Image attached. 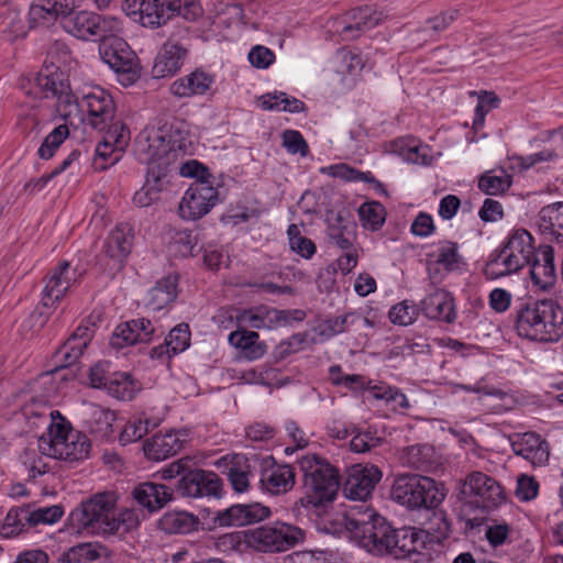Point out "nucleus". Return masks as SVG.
Listing matches in <instances>:
<instances>
[{
    "label": "nucleus",
    "instance_id": "obj_53",
    "mask_svg": "<svg viewBox=\"0 0 563 563\" xmlns=\"http://www.w3.org/2000/svg\"><path fill=\"white\" fill-rule=\"evenodd\" d=\"M29 505L11 508L7 514L0 533L7 538L18 536L29 527Z\"/></svg>",
    "mask_w": 563,
    "mask_h": 563
},
{
    "label": "nucleus",
    "instance_id": "obj_28",
    "mask_svg": "<svg viewBox=\"0 0 563 563\" xmlns=\"http://www.w3.org/2000/svg\"><path fill=\"white\" fill-rule=\"evenodd\" d=\"M501 249L510 257L509 263H517L521 269L531 263L538 252L530 232L521 228L510 231Z\"/></svg>",
    "mask_w": 563,
    "mask_h": 563
},
{
    "label": "nucleus",
    "instance_id": "obj_63",
    "mask_svg": "<svg viewBox=\"0 0 563 563\" xmlns=\"http://www.w3.org/2000/svg\"><path fill=\"white\" fill-rule=\"evenodd\" d=\"M106 132V140L112 142L117 150L124 151L130 141V131L122 122H110Z\"/></svg>",
    "mask_w": 563,
    "mask_h": 563
},
{
    "label": "nucleus",
    "instance_id": "obj_40",
    "mask_svg": "<svg viewBox=\"0 0 563 563\" xmlns=\"http://www.w3.org/2000/svg\"><path fill=\"white\" fill-rule=\"evenodd\" d=\"M197 516L183 510L165 512L158 520V528L167 534H186L198 530Z\"/></svg>",
    "mask_w": 563,
    "mask_h": 563
},
{
    "label": "nucleus",
    "instance_id": "obj_9",
    "mask_svg": "<svg viewBox=\"0 0 563 563\" xmlns=\"http://www.w3.org/2000/svg\"><path fill=\"white\" fill-rule=\"evenodd\" d=\"M185 151L186 139L179 124L175 123L145 130L135 140V153L142 163H163L170 153Z\"/></svg>",
    "mask_w": 563,
    "mask_h": 563
},
{
    "label": "nucleus",
    "instance_id": "obj_16",
    "mask_svg": "<svg viewBox=\"0 0 563 563\" xmlns=\"http://www.w3.org/2000/svg\"><path fill=\"white\" fill-rule=\"evenodd\" d=\"M301 309L279 310L269 306L260 305L244 309L238 319L244 325L258 330H273L279 327L291 325L292 322H301L306 318Z\"/></svg>",
    "mask_w": 563,
    "mask_h": 563
},
{
    "label": "nucleus",
    "instance_id": "obj_2",
    "mask_svg": "<svg viewBox=\"0 0 563 563\" xmlns=\"http://www.w3.org/2000/svg\"><path fill=\"white\" fill-rule=\"evenodd\" d=\"M515 329L530 341L558 342L563 338V306L555 299L522 302L515 308Z\"/></svg>",
    "mask_w": 563,
    "mask_h": 563
},
{
    "label": "nucleus",
    "instance_id": "obj_23",
    "mask_svg": "<svg viewBox=\"0 0 563 563\" xmlns=\"http://www.w3.org/2000/svg\"><path fill=\"white\" fill-rule=\"evenodd\" d=\"M158 329L150 319L137 318L120 323L111 339L110 344L114 349H123L125 346L137 343H148L157 334Z\"/></svg>",
    "mask_w": 563,
    "mask_h": 563
},
{
    "label": "nucleus",
    "instance_id": "obj_42",
    "mask_svg": "<svg viewBox=\"0 0 563 563\" xmlns=\"http://www.w3.org/2000/svg\"><path fill=\"white\" fill-rule=\"evenodd\" d=\"M396 541L393 558L404 559L420 553L426 548L427 534L416 528H401L397 531Z\"/></svg>",
    "mask_w": 563,
    "mask_h": 563
},
{
    "label": "nucleus",
    "instance_id": "obj_4",
    "mask_svg": "<svg viewBox=\"0 0 563 563\" xmlns=\"http://www.w3.org/2000/svg\"><path fill=\"white\" fill-rule=\"evenodd\" d=\"M96 324L90 319L84 320L70 336L55 351L53 355L54 368L37 375L29 382L27 388L31 399L48 400L57 393V385L53 374L58 369L75 365L85 349L92 340Z\"/></svg>",
    "mask_w": 563,
    "mask_h": 563
},
{
    "label": "nucleus",
    "instance_id": "obj_52",
    "mask_svg": "<svg viewBox=\"0 0 563 563\" xmlns=\"http://www.w3.org/2000/svg\"><path fill=\"white\" fill-rule=\"evenodd\" d=\"M408 466L424 470L433 463V448L429 444H416L408 446L401 456Z\"/></svg>",
    "mask_w": 563,
    "mask_h": 563
},
{
    "label": "nucleus",
    "instance_id": "obj_13",
    "mask_svg": "<svg viewBox=\"0 0 563 563\" xmlns=\"http://www.w3.org/2000/svg\"><path fill=\"white\" fill-rule=\"evenodd\" d=\"M34 85L43 98L57 99V110L65 120L82 110L81 101L79 102L75 95L69 91L64 71H57L48 66V68L46 67L43 71L36 74Z\"/></svg>",
    "mask_w": 563,
    "mask_h": 563
},
{
    "label": "nucleus",
    "instance_id": "obj_8",
    "mask_svg": "<svg viewBox=\"0 0 563 563\" xmlns=\"http://www.w3.org/2000/svg\"><path fill=\"white\" fill-rule=\"evenodd\" d=\"M90 441L86 434L74 430L65 422L54 423L48 427V438L38 439V450L47 456L69 463L88 457Z\"/></svg>",
    "mask_w": 563,
    "mask_h": 563
},
{
    "label": "nucleus",
    "instance_id": "obj_35",
    "mask_svg": "<svg viewBox=\"0 0 563 563\" xmlns=\"http://www.w3.org/2000/svg\"><path fill=\"white\" fill-rule=\"evenodd\" d=\"M184 445V440L175 431L165 434H155L146 440L143 445L144 455L152 461H163L178 453Z\"/></svg>",
    "mask_w": 563,
    "mask_h": 563
},
{
    "label": "nucleus",
    "instance_id": "obj_31",
    "mask_svg": "<svg viewBox=\"0 0 563 563\" xmlns=\"http://www.w3.org/2000/svg\"><path fill=\"white\" fill-rule=\"evenodd\" d=\"M214 77L197 68L190 74L176 79L169 87V91L177 98H192L206 95L212 87Z\"/></svg>",
    "mask_w": 563,
    "mask_h": 563
},
{
    "label": "nucleus",
    "instance_id": "obj_36",
    "mask_svg": "<svg viewBox=\"0 0 563 563\" xmlns=\"http://www.w3.org/2000/svg\"><path fill=\"white\" fill-rule=\"evenodd\" d=\"M76 0H37L31 7L30 21L33 24L51 22L59 16L70 18Z\"/></svg>",
    "mask_w": 563,
    "mask_h": 563
},
{
    "label": "nucleus",
    "instance_id": "obj_37",
    "mask_svg": "<svg viewBox=\"0 0 563 563\" xmlns=\"http://www.w3.org/2000/svg\"><path fill=\"white\" fill-rule=\"evenodd\" d=\"M179 0H144L140 22L143 26L158 27L175 16Z\"/></svg>",
    "mask_w": 563,
    "mask_h": 563
},
{
    "label": "nucleus",
    "instance_id": "obj_46",
    "mask_svg": "<svg viewBox=\"0 0 563 563\" xmlns=\"http://www.w3.org/2000/svg\"><path fill=\"white\" fill-rule=\"evenodd\" d=\"M108 555V549L98 542L79 543L65 553L67 563H92Z\"/></svg>",
    "mask_w": 563,
    "mask_h": 563
},
{
    "label": "nucleus",
    "instance_id": "obj_18",
    "mask_svg": "<svg viewBox=\"0 0 563 563\" xmlns=\"http://www.w3.org/2000/svg\"><path fill=\"white\" fill-rule=\"evenodd\" d=\"M99 53L102 60L115 73L126 75L130 81L137 78V57L128 43L118 35H112L103 41L99 46Z\"/></svg>",
    "mask_w": 563,
    "mask_h": 563
},
{
    "label": "nucleus",
    "instance_id": "obj_38",
    "mask_svg": "<svg viewBox=\"0 0 563 563\" xmlns=\"http://www.w3.org/2000/svg\"><path fill=\"white\" fill-rule=\"evenodd\" d=\"M132 495L139 505L155 511L164 507L172 499V490L163 484L145 482L137 485Z\"/></svg>",
    "mask_w": 563,
    "mask_h": 563
},
{
    "label": "nucleus",
    "instance_id": "obj_55",
    "mask_svg": "<svg viewBox=\"0 0 563 563\" xmlns=\"http://www.w3.org/2000/svg\"><path fill=\"white\" fill-rule=\"evenodd\" d=\"M122 152L121 150H117L114 144L106 140L104 136L103 141L99 142L96 147V156L93 159L95 168L99 170L108 169L120 161Z\"/></svg>",
    "mask_w": 563,
    "mask_h": 563
},
{
    "label": "nucleus",
    "instance_id": "obj_7",
    "mask_svg": "<svg viewBox=\"0 0 563 563\" xmlns=\"http://www.w3.org/2000/svg\"><path fill=\"white\" fill-rule=\"evenodd\" d=\"M446 494L443 483L419 474L398 475L391 486L393 500L410 510L440 507Z\"/></svg>",
    "mask_w": 563,
    "mask_h": 563
},
{
    "label": "nucleus",
    "instance_id": "obj_61",
    "mask_svg": "<svg viewBox=\"0 0 563 563\" xmlns=\"http://www.w3.org/2000/svg\"><path fill=\"white\" fill-rule=\"evenodd\" d=\"M388 317L394 324L408 325L416 320L417 309L405 300L393 306L389 310Z\"/></svg>",
    "mask_w": 563,
    "mask_h": 563
},
{
    "label": "nucleus",
    "instance_id": "obj_21",
    "mask_svg": "<svg viewBox=\"0 0 563 563\" xmlns=\"http://www.w3.org/2000/svg\"><path fill=\"white\" fill-rule=\"evenodd\" d=\"M81 109L88 112V124L103 132L115 114V106L111 95L100 87H93L81 99Z\"/></svg>",
    "mask_w": 563,
    "mask_h": 563
},
{
    "label": "nucleus",
    "instance_id": "obj_62",
    "mask_svg": "<svg viewBox=\"0 0 563 563\" xmlns=\"http://www.w3.org/2000/svg\"><path fill=\"white\" fill-rule=\"evenodd\" d=\"M283 146L290 154H300L305 157L309 153V146L299 131L286 130L283 135Z\"/></svg>",
    "mask_w": 563,
    "mask_h": 563
},
{
    "label": "nucleus",
    "instance_id": "obj_22",
    "mask_svg": "<svg viewBox=\"0 0 563 563\" xmlns=\"http://www.w3.org/2000/svg\"><path fill=\"white\" fill-rule=\"evenodd\" d=\"M512 452L530 463L533 468L544 467L550 460V444L536 432L517 433L510 437Z\"/></svg>",
    "mask_w": 563,
    "mask_h": 563
},
{
    "label": "nucleus",
    "instance_id": "obj_10",
    "mask_svg": "<svg viewBox=\"0 0 563 563\" xmlns=\"http://www.w3.org/2000/svg\"><path fill=\"white\" fill-rule=\"evenodd\" d=\"M305 531L297 526L275 521L244 531L247 548L261 553H280L295 548L305 540Z\"/></svg>",
    "mask_w": 563,
    "mask_h": 563
},
{
    "label": "nucleus",
    "instance_id": "obj_27",
    "mask_svg": "<svg viewBox=\"0 0 563 563\" xmlns=\"http://www.w3.org/2000/svg\"><path fill=\"white\" fill-rule=\"evenodd\" d=\"M329 242L341 249H351L356 240V222L347 211H331L327 217Z\"/></svg>",
    "mask_w": 563,
    "mask_h": 563
},
{
    "label": "nucleus",
    "instance_id": "obj_1",
    "mask_svg": "<svg viewBox=\"0 0 563 563\" xmlns=\"http://www.w3.org/2000/svg\"><path fill=\"white\" fill-rule=\"evenodd\" d=\"M70 533H90L122 537L139 525L134 510L115 509L111 494H98L71 510L67 518Z\"/></svg>",
    "mask_w": 563,
    "mask_h": 563
},
{
    "label": "nucleus",
    "instance_id": "obj_17",
    "mask_svg": "<svg viewBox=\"0 0 563 563\" xmlns=\"http://www.w3.org/2000/svg\"><path fill=\"white\" fill-rule=\"evenodd\" d=\"M176 492L188 498H220L223 492L222 479L211 471L191 467L176 484Z\"/></svg>",
    "mask_w": 563,
    "mask_h": 563
},
{
    "label": "nucleus",
    "instance_id": "obj_41",
    "mask_svg": "<svg viewBox=\"0 0 563 563\" xmlns=\"http://www.w3.org/2000/svg\"><path fill=\"white\" fill-rule=\"evenodd\" d=\"M178 295V276L167 275L156 282L148 291L147 306L161 310L175 301Z\"/></svg>",
    "mask_w": 563,
    "mask_h": 563
},
{
    "label": "nucleus",
    "instance_id": "obj_6",
    "mask_svg": "<svg viewBox=\"0 0 563 563\" xmlns=\"http://www.w3.org/2000/svg\"><path fill=\"white\" fill-rule=\"evenodd\" d=\"M84 272L73 267L70 262L60 261L49 268L42 278L41 300L30 314L33 327L42 328L68 290L82 277Z\"/></svg>",
    "mask_w": 563,
    "mask_h": 563
},
{
    "label": "nucleus",
    "instance_id": "obj_15",
    "mask_svg": "<svg viewBox=\"0 0 563 563\" xmlns=\"http://www.w3.org/2000/svg\"><path fill=\"white\" fill-rule=\"evenodd\" d=\"M218 201L219 191L211 181H194L178 205V214L183 220L196 221L208 214Z\"/></svg>",
    "mask_w": 563,
    "mask_h": 563
},
{
    "label": "nucleus",
    "instance_id": "obj_39",
    "mask_svg": "<svg viewBox=\"0 0 563 563\" xmlns=\"http://www.w3.org/2000/svg\"><path fill=\"white\" fill-rule=\"evenodd\" d=\"M229 343L240 351L241 357L247 361L258 360L267 351V345L260 340L258 333L245 329L231 332Z\"/></svg>",
    "mask_w": 563,
    "mask_h": 563
},
{
    "label": "nucleus",
    "instance_id": "obj_3",
    "mask_svg": "<svg viewBox=\"0 0 563 563\" xmlns=\"http://www.w3.org/2000/svg\"><path fill=\"white\" fill-rule=\"evenodd\" d=\"M345 528L357 544L375 556H393L398 529L366 505L355 506L345 517Z\"/></svg>",
    "mask_w": 563,
    "mask_h": 563
},
{
    "label": "nucleus",
    "instance_id": "obj_33",
    "mask_svg": "<svg viewBox=\"0 0 563 563\" xmlns=\"http://www.w3.org/2000/svg\"><path fill=\"white\" fill-rule=\"evenodd\" d=\"M536 224L547 241L563 243V202L542 207Z\"/></svg>",
    "mask_w": 563,
    "mask_h": 563
},
{
    "label": "nucleus",
    "instance_id": "obj_50",
    "mask_svg": "<svg viewBox=\"0 0 563 563\" xmlns=\"http://www.w3.org/2000/svg\"><path fill=\"white\" fill-rule=\"evenodd\" d=\"M357 212L363 228L367 230L377 231L385 223L386 209L378 201H366L362 203Z\"/></svg>",
    "mask_w": 563,
    "mask_h": 563
},
{
    "label": "nucleus",
    "instance_id": "obj_43",
    "mask_svg": "<svg viewBox=\"0 0 563 563\" xmlns=\"http://www.w3.org/2000/svg\"><path fill=\"white\" fill-rule=\"evenodd\" d=\"M509 256L503 249L493 251L485 264L483 274L486 279L495 280L519 272L521 268L517 263H509Z\"/></svg>",
    "mask_w": 563,
    "mask_h": 563
},
{
    "label": "nucleus",
    "instance_id": "obj_30",
    "mask_svg": "<svg viewBox=\"0 0 563 563\" xmlns=\"http://www.w3.org/2000/svg\"><path fill=\"white\" fill-rule=\"evenodd\" d=\"M530 265V277L534 286L542 290L552 287L556 279L554 251L550 245L540 246Z\"/></svg>",
    "mask_w": 563,
    "mask_h": 563
},
{
    "label": "nucleus",
    "instance_id": "obj_47",
    "mask_svg": "<svg viewBox=\"0 0 563 563\" xmlns=\"http://www.w3.org/2000/svg\"><path fill=\"white\" fill-rule=\"evenodd\" d=\"M431 515L426 521V529L423 530L427 537L432 536L431 540L441 542L449 538L452 532V522L445 510L437 507L429 509Z\"/></svg>",
    "mask_w": 563,
    "mask_h": 563
},
{
    "label": "nucleus",
    "instance_id": "obj_19",
    "mask_svg": "<svg viewBox=\"0 0 563 563\" xmlns=\"http://www.w3.org/2000/svg\"><path fill=\"white\" fill-rule=\"evenodd\" d=\"M258 468L261 472V485L269 494H285L296 483L294 467L289 464H277L273 455L260 454Z\"/></svg>",
    "mask_w": 563,
    "mask_h": 563
},
{
    "label": "nucleus",
    "instance_id": "obj_45",
    "mask_svg": "<svg viewBox=\"0 0 563 563\" xmlns=\"http://www.w3.org/2000/svg\"><path fill=\"white\" fill-rule=\"evenodd\" d=\"M260 106L264 110H276L286 111L290 113H298L306 109V104L295 98L289 97L287 93L282 91H275L274 93H265L260 99Z\"/></svg>",
    "mask_w": 563,
    "mask_h": 563
},
{
    "label": "nucleus",
    "instance_id": "obj_60",
    "mask_svg": "<svg viewBox=\"0 0 563 563\" xmlns=\"http://www.w3.org/2000/svg\"><path fill=\"white\" fill-rule=\"evenodd\" d=\"M330 551H297L285 558L284 563H331Z\"/></svg>",
    "mask_w": 563,
    "mask_h": 563
},
{
    "label": "nucleus",
    "instance_id": "obj_59",
    "mask_svg": "<svg viewBox=\"0 0 563 563\" xmlns=\"http://www.w3.org/2000/svg\"><path fill=\"white\" fill-rule=\"evenodd\" d=\"M167 346L170 347L173 354L184 352L190 344V330L186 323L174 327L165 338Z\"/></svg>",
    "mask_w": 563,
    "mask_h": 563
},
{
    "label": "nucleus",
    "instance_id": "obj_56",
    "mask_svg": "<svg viewBox=\"0 0 563 563\" xmlns=\"http://www.w3.org/2000/svg\"><path fill=\"white\" fill-rule=\"evenodd\" d=\"M71 56L68 45L60 40H56L49 45L46 58L40 71H43L46 67L48 68V66L57 71H63L62 67L66 66Z\"/></svg>",
    "mask_w": 563,
    "mask_h": 563
},
{
    "label": "nucleus",
    "instance_id": "obj_5",
    "mask_svg": "<svg viewBox=\"0 0 563 563\" xmlns=\"http://www.w3.org/2000/svg\"><path fill=\"white\" fill-rule=\"evenodd\" d=\"M302 473L305 496L301 503L306 507L318 508L332 503L340 488V474L330 462L317 454L303 455L298 461Z\"/></svg>",
    "mask_w": 563,
    "mask_h": 563
},
{
    "label": "nucleus",
    "instance_id": "obj_64",
    "mask_svg": "<svg viewBox=\"0 0 563 563\" xmlns=\"http://www.w3.org/2000/svg\"><path fill=\"white\" fill-rule=\"evenodd\" d=\"M382 443V439L376 437L375 433L366 430L358 431L351 440L350 446L353 452L365 453Z\"/></svg>",
    "mask_w": 563,
    "mask_h": 563
},
{
    "label": "nucleus",
    "instance_id": "obj_26",
    "mask_svg": "<svg viewBox=\"0 0 563 563\" xmlns=\"http://www.w3.org/2000/svg\"><path fill=\"white\" fill-rule=\"evenodd\" d=\"M147 173L144 185L133 196V203L139 208L150 207L159 199L161 191L168 184L166 163H146Z\"/></svg>",
    "mask_w": 563,
    "mask_h": 563
},
{
    "label": "nucleus",
    "instance_id": "obj_29",
    "mask_svg": "<svg viewBox=\"0 0 563 563\" xmlns=\"http://www.w3.org/2000/svg\"><path fill=\"white\" fill-rule=\"evenodd\" d=\"M420 307L423 314L431 320L452 323L456 319L454 298L444 289H437L426 296Z\"/></svg>",
    "mask_w": 563,
    "mask_h": 563
},
{
    "label": "nucleus",
    "instance_id": "obj_32",
    "mask_svg": "<svg viewBox=\"0 0 563 563\" xmlns=\"http://www.w3.org/2000/svg\"><path fill=\"white\" fill-rule=\"evenodd\" d=\"M187 56V49L176 43L166 42L155 57L152 67L154 78H164L175 75L183 66Z\"/></svg>",
    "mask_w": 563,
    "mask_h": 563
},
{
    "label": "nucleus",
    "instance_id": "obj_51",
    "mask_svg": "<svg viewBox=\"0 0 563 563\" xmlns=\"http://www.w3.org/2000/svg\"><path fill=\"white\" fill-rule=\"evenodd\" d=\"M512 184L511 175L507 174L504 169L499 174L495 172H487L478 179V188L486 195L496 196L507 191Z\"/></svg>",
    "mask_w": 563,
    "mask_h": 563
},
{
    "label": "nucleus",
    "instance_id": "obj_58",
    "mask_svg": "<svg viewBox=\"0 0 563 563\" xmlns=\"http://www.w3.org/2000/svg\"><path fill=\"white\" fill-rule=\"evenodd\" d=\"M499 98L495 92L484 91L478 96V103L475 108L473 130L476 132L483 128L486 114L499 106Z\"/></svg>",
    "mask_w": 563,
    "mask_h": 563
},
{
    "label": "nucleus",
    "instance_id": "obj_49",
    "mask_svg": "<svg viewBox=\"0 0 563 563\" xmlns=\"http://www.w3.org/2000/svg\"><path fill=\"white\" fill-rule=\"evenodd\" d=\"M332 175L346 181H364L373 185L375 190L379 194L386 195L387 191L384 185L375 178L371 172H361L346 164H336L330 167Z\"/></svg>",
    "mask_w": 563,
    "mask_h": 563
},
{
    "label": "nucleus",
    "instance_id": "obj_57",
    "mask_svg": "<svg viewBox=\"0 0 563 563\" xmlns=\"http://www.w3.org/2000/svg\"><path fill=\"white\" fill-rule=\"evenodd\" d=\"M64 515V509L60 505H53L48 507H41L32 510L29 505V527L33 528L38 525H53L57 522Z\"/></svg>",
    "mask_w": 563,
    "mask_h": 563
},
{
    "label": "nucleus",
    "instance_id": "obj_24",
    "mask_svg": "<svg viewBox=\"0 0 563 563\" xmlns=\"http://www.w3.org/2000/svg\"><path fill=\"white\" fill-rule=\"evenodd\" d=\"M133 238V228L129 223H120L110 232L103 245V255L109 260L107 265L111 271L122 268L131 253Z\"/></svg>",
    "mask_w": 563,
    "mask_h": 563
},
{
    "label": "nucleus",
    "instance_id": "obj_12",
    "mask_svg": "<svg viewBox=\"0 0 563 563\" xmlns=\"http://www.w3.org/2000/svg\"><path fill=\"white\" fill-rule=\"evenodd\" d=\"M460 494L465 503L483 510L495 509L506 500L499 482L479 471L471 472L464 478Z\"/></svg>",
    "mask_w": 563,
    "mask_h": 563
},
{
    "label": "nucleus",
    "instance_id": "obj_34",
    "mask_svg": "<svg viewBox=\"0 0 563 563\" xmlns=\"http://www.w3.org/2000/svg\"><path fill=\"white\" fill-rule=\"evenodd\" d=\"M382 21V14L371 7L351 10L345 16V25L341 30L344 40H355L364 32L375 27Z\"/></svg>",
    "mask_w": 563,
    "mask_h": 563
},
{
    "label": "nucleus",
    "instance_id": "obj_54",
    "mask_svg": "<svg viewBox=\"0 0 563 563\" xmlns=\"http://www.w3.org/2000/svg\"><path fill=\"white\" fill-rule=\"evenodd\" d=\"M69 135V129L67 124H60L56 126L49 134L45 136L41 146L37 150V155L41 159H51L60 145Z\"/></svg>",
    "mask_w": 563,
    "mask_h": 563
},
{
    "label": "nucleus",
    "instance_id": "obj_11",
    "mask_svg": "<svg viewBox=\"0 0 563 563\" xmlns=\"http://www.w3.org/2000/svg\"><path fill=\"white\" fill-rule=\"evenodd\" d=\"M63 26L78 38L101 43L122 31V22L117 16L101 15L90 11H79L65 19Z\"/></svg>",
    "mask_w": 563,
    "mask_h": 563
},
{
    "label": "nucleus",
    "instance_id": "obj_14",
    "mask_svg": "<svg viewBox=\"0 0 563 563\" xmlns=\"http://www.w3.org/2000/svg\"><path fill=\"white\" fill-rule=\"evenodd\" d=\"M260 454L231 453L221 456L217 462V467L227 477L234 493L243 494L250 490V479L254 471L258 468Z\"/></svg>",
    "mask_w": 563,
    "mask_h": 563
},
{
    "label": "nucleus",
    "instance_id": "obj_20",
    "mask_svg": "<svg viewBox=\"0 0 563 563\" xmlns=\"http://www.w3.org/2000/svg\"><path fill=\"white\" fill-rule=\"evenodd\" d=\"M380 479L382 472L376 465H352L343 483V494L349 499L365 501Z\"/></svg>",
    "mask_w": 563,
    "mask_h": 563
},
{
    "label": "nucleus",
    "instance_id": "obj_44",
    "mask_svg": "<svg viewBox=\"0 0 563 563\" xmlns=\"http://www.w3.org/2000/svg\"><path fill=\"white\" fill-rule=\"evenodd\" d=\"M106 390L110 396L119 400L128 401L135 397L136 393L140 390V386L133 380L130 374L113 372L109 377Z\"/></svg>",
    "mask_w": 563,
    "mask_h": 563
},
{
    "label": "nucleus",
    "instance_id": "obj_48",
    "mask_svg": "<svg viewBox=\"0 0 563 563\" xmlns=\"http://www.w3.org/2000/svg\"><path fill=\"white\" fill-rule=\"evenodd\" d=\"M434 256L435 261L429 263L428 271L431 273L434 265H441L446 272L453 271L461 260L459 254V245L452 241H441L437 245L434 253L430 254Z\"/></svg>",
    "mask_w": 563,
    "mask_h": 563
},
{
    "label": "nucleus",
    "instance_id": "obj_25",
    "mask_svg": "<svg viewBox=\"0 0 563 563\" xmlns=\"http://www.w3.org/2000/svg\"><path fill=\"white\" fill-rule=\"evenodd\" d=\"M271 516V509L258 503L236 504L218 511L216 522L221 527H243L263 521Z\"/></svg>",
    "mask_w": 563,
    "mask_h": 563
}]
</instances>
